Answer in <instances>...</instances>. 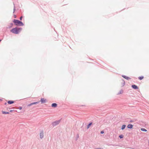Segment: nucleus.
<instances>
[{"label":"nucleus","instance_id":"f257e3e1","mask_svg":"<svg viewBox=\"0 0 149 149\" xmlns=\"http://www.w3.org/2000/svg\"><path fill=\"white\" fill-rule=\"evenodd\" d=\"M22 29V28L16 27L13 28L10 30V31L13 33L18 34L21 31Z\"/></svg>","mask_w":149,"mask_h":149},{"label":"nucleus","instance_id":"f03ea898","mask_svg":"<svg viewBox=\"0 0 149 149\" xmlns=\"http://www.w3.org/2000/svg\"><path fill=\"white\" fill-rule=\"evenodd\" d=\"M13 22L14 24L17 26H23L24 25V24L22 22L18 20L14 19L13 20Z\"/></svg>","mask_w":149,"mask_h":149},{"label":"nucleus","instance_id":"7ed1b4c3","mask_svg":"<svg viewBox=\"0 0 149 149\" xmlns=\"http://www.w3.org/2000/svg\"><path fill=\"white\" fill-rule=\"evenodd\" d=\"M61 121V119L58 120H56L55 121L52 122V125L53 127L55 126L58 125L60 122Z\"/></svg>","mask_w":149,"mask_h":149},{"label":"nucleus","instance_id":"20e7f679","mask_svg":"<svg viewBox=\"0 0 149 149\" xmlns=\"http://www.w3.org/2000/svg\"><path fill=\"white\" fill-rule=\"evenodd\" d=\"M40 138L42 139L43 137V130H41L40 132Z\"/></svg>","mask_w":149,"mask_h":149},{"label":"nucleus","instance_id":"39448f33","mask_svg":"<svg viewBox=\"0 0 149 149\" xmlns=\"http://www.w3.org/2000/svg\"><path fill=\"white\" fill-rule=\"evenodd\" d=\"M40 101L42 104H43L46 102L47 100L46 99L44 98H41L40 99Z\"/></svg>","mask_w":149,"mask_h":149},{"label":"nucleus","instance_id":"423d86ee","mask_svg":"<svg viewBox=\"0 0 149 149\" xmlns=\"http://www.w3.org/2000/svg\"><path fill=\"white\" fill-rule=\"evenodd\" d=\"M132 88L134 89H138L139 88L138 87L135 85H133L131 86Z\"/></svg>","mask_w":149,"mask_h":149},{"label":"nucleus","instance_id":"0eeeda50","mask_svg":"<svg viewBox=\"0 0 149 149\" xmlns=\"http://www.w3.org/2000/svg\"><path fill=\"white\" fill-rule=\"evenodd\" d=\"M122 76L125 79H126L127 80H129L131 78L130 77H127L125 75H122Z\"/></svg>","mask_w":149,"mask_h":149},{"label":"nucleus","instance_id":"6e6552de","mask_svg":"<svg viewBox=\"0 0 149 149\" xmlns=\"http://www.w3.org/2000/svg\"><path fill=\"white\" fill-rule=\"evenodd\" d=\"M133 125L131 124H130L128 125L127 127L128 128L131 129L133 128Z\"/></svg>","mask_w":149,"mask_h":149},{"label":"nucleus","instance_id":"1a4fd4ad","mask_svg":"<svg viewBox=\"0 0 149 149\" xmlns=\"http://www.w3.org/2000/svg\"><path fill=\"white\" fill-rule=\"evenodd\" d=\"M57 105L56 103H53L52 104L51 106L52 107L55 108L57 107Z\"/></svg>","mask_w":149,"mask_h":149},{"label":"nucleus","instance_id":"9d476101","mask_svg":"<svg viewBox=\"0 0 149 149\" xmlns=\"http://www.w3.org/2000/svg\"><path fill=\"white\" fill-rule=\"evenodd\" d=\"M14 102V101L12 100H9L8 101V103L9 104H13Z\"/></svg>","mask_w":149,"mask_h":149},{"label":"nucleus","instance_id":"9b49d317","mask_svg":"<svg viewBox=\"0 0 149 149\" xmlns=\"http://www.w3.org/2000/svg\"><path fill=\"white\" fill-rule=\"evenodd\" d=\"M92 122H90L87 125V129H88L91 126V125L92 124Z\"/></svg>","mask_w":149,"mask_h":149},{"label":"nucleus","instance_id":"f8f14e48","mask_svg":"<svg viewBox=\"0 0 149 149\" xmlns=\"http://www.w3.org/2000/svg\"><path fill=\"white\" fill-rule=\"evenodd\" d=\"M123 90L122 89L120 90V91L117 94L120 95V94H122L123 93Z\"/></svg>","mask_w":149,"mask_h":149},{"label":"nucleus","instance_id":"ddd939ff","mask_svg":"<svg viewBox=\"0 0 149 149\" xmlns=\"http://www.w3.org/2000/svg\"><path fill=\"white\" fill-rule=\"evenodd\" d=\"M126 127V126L125 125H123L121 127V129L122 130H124L125 129Z\"/></svg>","mask_w":149,"mask_h":149},{"label":"nucleus","instance_id":"4468645a","mask_svg":"<svg viewBox=\"0 0 149 149\" xmlns=\"http://www.w3.org/2000/svg\"><path fill=\"white\" fill-rule=\"evenodd\" d=\"M2 113L3 114H8L9 113V112H6L5 111H2Z\"/></svg>","mask_w":149,"mask_h":149},{"label":"nucleus","instance_id":"2eb2a0df","mask_svg":"<svg viewBox=\"0 0 149 149\" xmlns=\"http://www.w3.org/2000/svg\"><path fill=\"white\" fill-rule=\"evenodd\" d=\"M125 82L123 79V81L122 82V87L123 86L125 85Z\"/></svg>","mask_w":149,"mask_h":149},{"label":"nucleus","instance_id":"dca6fc26","mask_svg":"<svg viewBox=\"0 0 149 149\" xmlns=\"http://www.w3.org/2000/svg\"><path fill=\"white\" fill-rule=\"evenodd\" d=\"M40 101H38V102H33L32 103V105H34V104H37L39 103H40Z\"/></svg>","mask_w":149,"mask_h":149},{"label":"nucleus","instance_id":"f3484780","mask_svg":"<svg viewBox=\"0 0 149 149\" xmlns=\"http://www.w3.org/2000/svg\"><path fill=\"white\" fill-rule=\"evenodd\" d=\"M13 5H14V8H13V13H14L15 11L16 10V8L15 6V4L14 3H13Z\"/></svg>","mask_w":149,"mask_h":149},{"label":"nucleus","instance_id":"a211bd4d","mask_svg":"<svg viewBox=\"0 0 149 149\" xmlns=\"http://www.w3.org/2000/svg\"><path fill=\"white\" fill-rule=\"evenodd\" d=\"M141 131H143V132H146L147 131V130L146 129L144 128H141Z\"/></svg>","mask_w":149,"mask_h":149},{"label":"nucleus","instance_id":"6ab92c4d","mask_svg":"<svg viewBox=\"0 0 149 149\" xmlns=\"http://www.w3.org/2000/svg\"><path fill=\"white\" fill-rule=\"evenodd\" d=\"M144 78V77L143 76H141L140 77H138V79H139L140 80H142L143 79V78Z\"/></svg>","mask_w":149,"mask_h":149},{"label":"nucleus","instance_id":"aec40b11","mask_svg":"<svg viewBox=\"0 0 149 149\" xmlns=\"http://www.w3.org/2000/svg\"><path fill=\"white\" fill-rule=\"evenodd\" d=\"M123 136H124L122 134L120 135L119 136V137L120 139H122V138H123Z\"/></svg>","mask_w":149,"mask_h":149},{"label":"nucleus","instance_id":"412c9836","mask_svg":"<svg viewBox=\"0 0 149 149\" xmlns=\"http://www.w3.org/2000/svg\"><path fill=\"white\" fill-rule=\"evenodd\" d=\"M10 25L9 26V28H10L11 27H12L13 26V23H11L10 24Z\"/></svg>","mask_w":149,"mask_h":149},{"label":"nucleus","instance_id":"4be33fe9","mask_svg":"<svg viewBox=\"0 0 149 149\" xmlns=\"http://www.w3.org/2000/svg\"><path fill=\"white\" fill-rule=\"evenodd\" d=\"M32 105V103H31L30 104H28L27 106V107H30Z\"/></svg>","mask_w":149,"mask_h":149},{"label":"nucleus","instance_id":"5701e85b","mask_svg":"<svg viewBox=\"0 0 149 149\" xmlns=\"http://www.w3.org/2000/svg\"><path fill=\"white\" fill-rule=\"evenodd\" d=\"M22 18H23V16H21L19 18V19H20V21L22 20Z\"/></svg>","mask_w":149,"mask_h":149},{"label":"nucleus","instance_id":"b1692460","mask_svg":"<svg viewBox=\"0 0 149 149\" xmlns=\"http://www.w3.org/2000/svg\"><path fill=\"white\" fill-rule=\"evenodd\" d=\"M104 133V131L103 130L102 131L100 132V133L101 134H103Z\"/></svg>","mask_w":149,"mask_h":149},{"label":"nucleus","instance_id":"393cba45","mask_svg":"<svg viewBox=\"0 0 149 149\" xmlns=\"http://www.w3.org/2000/svg\"><path fill=\"white\" fill-rule=\"evenodd\" d=\"M18 109L19 110H21L22 109V107H19Z\"/></svg>","mask_w":149,"mask_h":149},{"label":"nucleus","instance_id":"a878e982","mask_svg":"<svg viewBox=\"0 0 149 149\" xmlns=\"http://www.w3.org/2000/svg\"><path fill=\"white\" fill-rule=\"evenodd\" d=\"M13 16H14V18H16V17H17V16H16V15H13Z\"/></svg>","mask_w":149,"mask_h":149},{"label":"nucleus","instance_id":"bb28decb","mask_svg":"<svg viewBox=\"0 0 149 149\" xmlns=\"http://www.w3.org/2000/svg\"><path fill=\"white\" fill-rule=\"evenodd\" d=\"M14 110H10L9 111L10 112H12Z\"/></svg>","mask_w":149,"mask_h":149},{"label":"nucleus","instance_id":"cd10ccee","mask_svg":"<svg viewBox=\"0 0 149 149\" xmlns=\"http://www.w3.org/2000/svg\"><path fill=\"white\" fill-rule=\"evenodd\" d=\"M134 121L132 120H131L130 121V122H133Z\"/></svg>","mask_w":149,"mask_h":149},{"label":"nucleus","instance_id":"c85d7f7f","mask_svg":"<svg viewBox=\"0 0 149 149\" xmlns=\"http://www.w3.org/2000/svg\"><path fill=\"white\" fill-rule=\"evenodd\" d=\"M2 100L1 99H0V101H2Z\"/></svg>","mask_w":149,"mask_h":149},{"label":"nucleus","instance_id":"c756f323","mask_svg":"<svg viewBox=\"0 0 149 149\" xmlns=\"http://www.w3.org/2000/svg\"><path fill=\"white\" fill-rule=\"evenodd\" d=\"M6 104H7V103H6V102H5V103H4V104H5V105H6Z\"/></svg>","mask_w":149,"mask_h":149},{"label":"nucleus","instance_id":"7c9ffc66","mask_svg":"<svg viewBox=\"0 0 149 149\" xmlns=\"http://www.w3.org/2000/svg\"><path fill=\"white\" fill-rule=\"evenodd\" d=\"M1 39H0V42H1Z\"/></svg>","mask_w":149,"mask_h":149},{"label":"nucleus","instance_id":"2f4dec72","mask_svg":"<svg viewBox=\"0 0 149 149\" xmlns=\"http://www.w3.org/2000/svg\"><path fill=\"white\" fill-rule=\"evenodd\" d=\"M97 149H101L99 148H97Z\"/></svg>","mask_w":149,"mask_h":149},{"label":"nucleus","instance_id":"473e14b6","mask_svg":"<svg viewBox=\"0 0 149 149\" xmlns=\"http://www.w3.org/2000/svg\"><path fill=\"white\" fill-rule=\"evenodd\" d=\"M148 145L149 146V142H148Z\"/></svg>","mask_w":149,"mask_h":149},{"label":"nucleus","instance_id":"72a5a7b5","mask_svg":"<svg viewBox=\"0 0 149 149\" xmlns=\"http://www.w3.org/2000/svg\"><path fill=\"white\" fill-rule=\"evenodd\" d=\"M79 137V135H78V138Z\"/></svg>","mask_w":149,"mask_h":149},{"label":"nucleus","instance_id":"f704fd0d","mask_svg":"<svg viewBox=\"0 0 149 149\" xmlns=\"http://www.w3.org/2000/svg\"><path fill=\"white\" fill-rule=\"evenodd\" d=\"M15 111H17L16 110Z\"/></svg>","mask_w":149,"mask_h":149}]
</instances>
